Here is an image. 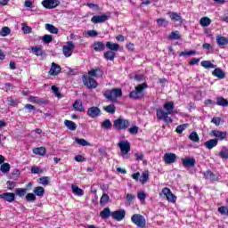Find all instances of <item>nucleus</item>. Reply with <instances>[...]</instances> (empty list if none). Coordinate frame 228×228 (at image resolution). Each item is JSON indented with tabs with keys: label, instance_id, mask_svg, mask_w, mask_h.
Here are the masks:
<instances>
[{
	"label": "nucleus",
	"instance_id": "obj_5",
	"mask_svg": "<svg viewBox=\"0 0 228 228\" xmlns=\"http://www.w3.org/2000/svg\"><path fill=\"white\" fill-rule=\"evenodd\" d=\"M131 222L137 227L141 228H143L145 225H147V220H145V217L142 216V214H134L131 216Z\"/></svg>",
	"mask_w": 228,
	"mask_h": 228
},
{
	"label": "nucleus",
	"instance_id": "obj_58",
	"mask_svg": "<svg viewBox=\"0 0 228 228\" xmlns=\"http://www.w3.org/2000/svg\"><path fill=\"white\" fill-rule=\"evenodd\" d=\"M128 132L130 133V134H138V126H134L128 128Z\"/></svg>",
	"mask_w": 228,
	"mask_h": 228
},
{
	"label": "nucleus",
	"instance_id": "obj_41",
	"mask_svg": "<svg viewBox=\"0 0 228 228\" xmlns=\"http://www.w3.org/2000/svg\"><path fill=\"white\" fill-rule=\"evenodd\" d=\"M110 202V196L106 193H103L100 199L101 206H106Z\"/></svg>",
	"mask_w": 228,
	"mask_h": 228
},
{
	"label": "nucleus",
	"instance_id": "obj_29",
	"mask_svg": "<svg viewBox=\"0 0 228 228\" xmlns=\"http://www.w3.org/2000/svg\"><path fill=\"white\" fill-rule=\"evenodd\" d=\"M107 49H110V51L117 52L120 50V45L117 43H112L111 41H109L106 43Z\"/></svg>",
	"mask_w": 228,
	"mask_h": 228
},
{
	"label": "nucleus",
	"instance_id": "obj_7",
	"mask_svg": "<svg viewBox=\"0 0 228 228\" xmlns=\"http://www.w3.org/2000/svg\"><path fill=\"white\" fill-rule=\"evenodd\" d=\"M74 43L72 41H69L66 43V45L62 47L63 54L66 58H70L72 56V53H74L75 49Z\"/></svg>",
	"mask_w": 228,
	"mask_h": 228
},
{
	"label": "nucleus",
	"instance_id": "obj_45",
	"mask_svg": "<svg viewBox=\"0 0 228 228\" xmlns=\"http://www.w3.org/2000/svg\"><path fill=\"white\" fill-rule=\"evenodd\" d=\"M219 158H221L222 159H228L227 147H223L222 151L219 152Z\"/></svg>",
	"mask_w": 228,
	"mask_h": 228
},
{
	"label": "nucleus",
	"instance_id": "obj_38",
	"mask_svg": "<svg viewBox=\"0 0 228 228\" xmlns=\"http://www.w3.org/2000/svg\"><path fill=\"white\" fill-rule=\"evenodd\" d=\"M169 40H179L181 39V34L179 30L172 31L168 36Z\"/></svg>",
	"mask_w": 228,
	"mask_h": 228
},
{
	"label": "nucleus",
	"instance_id": "obj_11",
	"mask_svg": "<svg viewBox=\"0 0 228 228\" xmlns=\"http://www.w3.org/2000/svg\"><path fill=\"white\" fill-rule=\"evenodd\" d=\"M42 4L47 10H53V8H56V6H60L59 0H44Z\"/></svg>",
	"mask_w": 228,
	"mask_h": 228
},
{
	"label": "nucleus",
	"instance_id": "obj_3",
	"mask_svg": "<svg viewBox=\"0 0 228 228\" xmlns=\"http://www.w3.org/2000/svg\"><path fill=\"white\" fill-rule=\"evenodd\" d=\"M103 97L108 99V101H117L122 97V89L121 88H113L112 90H106L103 92Z\"/></svg>",
	"mask_w": 228,
	"mask_h": 228
},
{
	"label": "nucleus",
	"instance_id": "obj_13",
	"mask_svg": "<svg viewBox=\"0 0 228 228\" xmlns=\"http://www.w3.org/2000/svg\"><path fill=\"white\" fill-rule=\"evenodd\" d=\"M211 134L215 136V140H217L219 142H223V140H225L227 138V132H222L220 130H212Z\"/></svg>",
	"mask_w": 228,
	"mask_h": 228
},
{
	"label": "nucleus",
	"instance_id": "obj_43",
	"mask_svg": "<svg viewBox=\"0 0 228 228\" xmlns=\"http://www.w3.org/2000/svg\"><path fill=\"white\" fill-rule=\"evenodd\" d=\"M73 108L76 111H83V102L80 100H77L73 103Z\"/></svg>",
	"mask_w": 228,
	"mask_h": 228
},
{
	"label": "nucleus",
	"instance_id": "obj_49",
	"mask_svg": "<svg viewBox=\"0 0 228 228\" xmlns=\"http://www.w3.org/2000/svg\"><path fill=\"white\" fill-rule=\"evenodd\" d=\"M41 40L44 42V44H51V42H53V36L46 34L42 37Z\"/></svg>",
	"mask_w": 228,
	"mask_h": 228
},
{
	"label": "nucleus",
	"instance_id": "obj_40",
	"mask_svg": "<svg viewBox=\"0 0 228 228\" xmlns=\"http://www.w3.org/2000/svg\"><path fill=\"white\" fill-rule=\"evenodd\" d=\"M200 24L203 28H208V26H209L211 24V19H209L208 17H203L200 20Z\"/></svg>",
	"mask_w": 228,
	"mask_h": 228
},
{
	"label": "nucleus",
	"instance_id": "obj_37",
	"mask_svg": "<svg viewBox=\"0 0 228 228\" xmlns=\"http://www.w3.org/2000/svg\"><path fill=\"white\" fill-rule=\"evenodd\" d=\"M216 104L217 106L225 107V106H228V101H227V99H225V98L220 96V97H217V98H216Z\"/></svg>",
	"mask_w": 228,
	"mask_h": 228
},
{
	"label": "nucleus",
	"instance_id": "obj_51",
	"mask_svg": "<svg viewBox=\"0 0 228 228\" xmlns=\"http://www.w3.org/2000/svg\"><path fill=\"white\" fill-rule=\"evenodd\" d=\"M86 6H88V8H91V10H93L94 12H101V7H99V4L87 3Z\"/></svg>",
	"mask_w": 228,
	"mask_h": 228
},
{
	"label": "nucleus",
	"instance_id": "obj_35",
	"mask_svg": "<svg viewBox=\"0 0 228 228\" xmlns=\"http://www.w3.org/2000/svg\"><path fill=\"white\" fill-rule=\"evenodd\" d=\"M64 126H66V127H68L69 129V131H76L77 129V126L76 123H74V121H70L69 119H66L64 121Z\"/></svg>",
	"mask_w": 228,
	"mask_h": 228
},
{
	"label": "nucleus",
	"instance_id": "obj_56",
	"mask_svg": "<svg viewBox=\"0 0 228 228\" xmlns=\"http://www.w3.org/2000/svg\"><path fill=\"white\" fill-rule=\"evenodd\" d=\"M193 54H197V51L191 50V51H188V52H182V53H180V56H191Z\"/></svg>",
	"mask_w": 228,
	"mask_h": 228
},
{
	"label": "nucleus",
	"instance_id": "obj_55",
	"mask_svg": "<svg viewBox=\"0 0 228 228\" xmlns=\"http://www.w3.org/2000/svg\"><path fill=\"white\" fill-rule=\"evenodd\" d=\"M40 184H43L44 186H47L49 184V177L48 176H43L39 178Z\"/></svg>",
	"mask_w": 228,
	"mask_h": 228
},
{
	"label": "nucleus",
	"instance_id": "obj_28",
	"mask_svg": "<svg viewBox=\"0 0 228 228\" xmlns=\"http://www.w3.org/2000/svg\"><path fill=\"white\" fill-rule=\"evenodd\" d=\"M103 58H105V60L107 61H113L115 58H117V53L109 50L107 52H104Z\"/></svg>",
	"mask_w": 228,
	"mask_h": 228
},
{
	"label": "nucleus",
	"instance_id": "obj_64",
	"mask_svg": "<svg viewBox=\"0 0 228 228\" xmlns=\"http://www.w3.org/2000/svg\"><path fill=\"white\" fill-rule=\"evenodd\" d=\"M76 142L78 143V145H82L83 147H86V140H85V139L76 138Z\"/></svg>",
	"mask_w": 228,
	"mask_h": 228
},
{
	"label": "nucleus",
	"instance_id": "obj_34",
	"mask_svg": "<svg viewBox=\"0 0 228 228\" xmlns=\"http://www.w3.org/2000/svg\"><path fill=\"white\" fill-rule=\"evenodd\" d=\"M45 29L46 31H49V33H53V35H58V28L54 27L53 24H45Z\"/></svg>",
	"mask_w": 228,
	"mask_h": 228
},
{
	"label": "nucleus",
	"instance_id": "obj_57",
	"mask_svg": "<svg viewBox=\"0 0 228 228\" xmlns=\"http://www.w3.org/2000/svg\"><path fill=\"white\" fill-rule=\"evenodd\" d=\"M21 29H22L23 33H25V35H28V34L31 33V27L27 26L25 24H22V28Z\"/></svg>",
	"mask_w": 228,
	"mask_h": 228
},
{
	"label": "nucleus",
	"instance_id": "obj_22",
	"mask_svg": "<svg viewBox=\"0 0 228 228\" xmlns=\"http://www.w3.org/2000/svg\"><path fill=\"white\" fill-rule=\"evenodd\" d=\"M0 199L6 200L7 202H13L15 200V193L13 192H5L0 194Z\"/></svg>",
	"mask_w": 228,
	"mask_h": 228
},
{
	"label": "nucleus",
	"instance_id": "obj_54",
	"mask_svg": "<svg viewBox=\"0 0 228 228\" xmlns=\"http://www.w3.org/2000/svg\"><path fill=\"white\" fill-rule=\"evenodd\" d=\"M220 215H226L228 216V208L225 206H221L218 208Z\"/></svg>",
	"mask_w": 228,
	"mask_h": 228
},
{
	"label": "nucleus",
	"instance_id": "obj_6",
	"mask_svg": "<svg viewBox=\"0 0 228 228\" xmlns=\"http://www.w3.org/2000/svg\"><path fill=\"white\" fill-rule=\"evenodd\" d=\"M203 177L208 181H211V183H218L220 182V173H213L211 170H207L203 173Z\"/></svg>",
	"mask_w": 228,
	"mask_h": 228
},
{
	"label": "nucleus",
	"instance_id": "obj_59",
	"mask_svg": "<svg viewBox=\"0 0 228 228\" xmlns=\"http://www.w3.org/2000/svg\"><path fill=\"white\" fill-rule=\"evenodd\" d=\"M15 186H17V183L13 182V181H7L8 190H13V188H15Z\"/></svg>",
	"mask_w": 228,
	"mask_h": 228
},
{
	"label": "nucleus",
	"instance_id": "obj_4",
	"mask_svg": "<svg viewBox=\"0 0 228 228\" xmlns=\"http://www.w3.org/2000/svg\"><path fill=\"white\" fill-rule=\"evenodd\" d=\"M130 123L129 119L118 118L114 120L113 122V127L116 129V131H126L127 127H129Z\"/></svg>",
	"mask_w": 228,
	"mask_h": 228
},
{
	"label": "nucleus",
	"instance_id": "obj_63",
	"mask_svg": "<svg viewBox=\"0 0 228 228\" xmlns=\"http://www.w3.org/2000/svg\"><path fill=\"white\" fill-rule=\"evenodd\" d=\"M146 197H147V195L143 191L137 193V199H139V200H141V201H144Z\"/></svg>",
	"mask_w": 228,
	"mask_h": 228
},
{
	"label": "nucleus",
	"instance_id": "obj_47",
	"mask_svg": "<svg viewBox=\"0 0 228 228\" xmlns=\"http://www.w3.org/2000/svg\"><path fill=\"white\" fill-rule=\"evenodd\" d=\"M201 67H204V69H215V64L209 61H201Z\"/></svg>",
	"mask_w": 228,
	"mask_h": 228
},
{
	"label": "nucleus",
	"instance_id": "obj_24",
	"mask_svg": "<svg viewBox=\"0 0 228 228\" xmlns=\"http://www.w3.org/2000/svg\"><path fill=\"white\" fill-rule=\"evenodd\" d=\"M31 52L35 56H45V51L40 45L32 47Z\"/></svg>",
	"mask_w": 228,
	"mask_h": 228
},
{
	"label": "nucleus",
	"instance_id": "obj_30",
	"mask_svg": "<svg viewBox=\"0 0 228 228\" xmlns=\"http://www.w3.org/2000/svg\"><path fill=\"white\" fill-rule=\"evenodd\" d=\"M103 110L106 111V113H110V115H115V112L117 111V106H115V104L103 106Z\"/></svg>",
	"mask_w": 228,
	"mask_h": 228
},
{
	"label": "nucleus",
	"instance_id": "obj_23",
	"mask_svg": "<svg viewBox=\"0 0 228 228\" xmlns=\"http://www.w3.org/2000/svg\"><path fill=\"white\" fill-rule=\"evenodd\" d=\"M60 72H61V68L60 67V65L53 62L49 71L50 76H58Z\"/></svg>",
	"mask_w": 228,
	"mask_h": 228
},
{
	"label": "nucleus",
	"instance_id": "obj_1",
	"mask_svg": "<svg viewBox=\"0 0 228 228\" xmlns=\"http://www.w3.org/2000/svg\"><path fill=\"white\" fill-rule=\"evenodd\" d=\"M174 102H167L164 103V110L163 109H157L156 110V116L158 120H164L166 124H172L174 120L172 118L168 117V115H172L174 113Z\"/></svg>",
	"mask_w": 228,
	"mask_h": 228
},
{
	"label": "nucleus",
	"instance_id": "obj_42",
	"mask_svg": "<svg viewBox=\"0 0 228 228\" xmlns=\"http://www.w3.org/2000/svg\"><path fill=\"white\" fill-rule=\"evenodd\" d=\"M33 153L37 154V156H45V148L38 147L33 149Z\"/></svg>",
	"mask_w": 228,
	"mask_h": 228
},
{
	"label": "nucleus",
	"instance_id": "obj_8",
	"mask_svg": "<svg viewBox=\"0 0 228 228\" xmlns=\"http://www.w3.org/2000/svg\"><path fill=\"white\" fill-rule=\"evenodd\" d=\"M162 195H165L167 197V200L168 202H172L173 204L175 203L177 200V197L172 193V191L168 187H165L162 189Z\"/></svg>",
	"mask_w": 228,
	"mask_h": 228
},
{
	"label": "nucleus",
	"instance_id": "obj_2",
	"mask_svg": "<svg viewBox=\"0 0 228 228\" xmlns=\"http://www.w3.org/2000/svg\"><path fill=\"white\" fill-rule=\"evenodd\" d=\"M146 88H149V85H147V83L137 85L134 90L130 92L129 99H133L134 101H138V99H144L145 94H143V90H146Z\"/></svg>",
	"mask_w": 228,
	"mask_h": 228
},
{
	"label": "nucleus",
	"instance_id": "obj_25",
	"mask_svg": "<svg viewBox=\"0 0 228 228\" xmlns=\"http://www.w3.org/2000/svg\"><path fill=\"white\" fill-rule=\"evenodd\" d=\"M216 40L217 45H219V47H222V49H224V45H228V39L224 36H217Z\"/></svg>",
	"mask_w": 228,
	"mask_h": 228
},
{
	"label": "nucleus",
	"instance_id": "obj_39",
	"mask_svg": "<svg viewBox=\"0 0 228 228\" xmlns=\"http://www.w3.org/2000/svg\"><path fill=\"white\" fill-rule=\"evenodd\" d=\"M34 193L37 197H44V194L45 193V190L42 186H37L34 189Z\"/></svg>",
	"mask_w": 228,
	"mask_h": 228
},
{
	"label": "nucleus",
	"instance_id": "obj_61",
	"mask_svg": "<svg viewBox=\"0 0 228 228\" xmlns=\"http://www.w3.org/2000/svg\"><path fill=\"white\" fill-rule=\"evenodd\" d=\"M52 92H53L57 97H61V94H60V89L56 86H52Z\"/></svg>",
	"mask_w": 228,
	"mask_h": 228
},
{
	"label": "nucleus",
	"instance_id": "obj_32",
	"mask_svg": "<svg viewBox=\"0 0 228 228\" xmlns=\"http://www.w3.org/2000/svg\"><path fill=\"white\" fill-rule=\"evenodd\" d=\"M170 24V21L165 18H159L157 19V25L159 28H167Z\"/></svg>",
	"mask_w": 228,
	"mask_h": 228
},
{
	"label": "nucleus",
	"instance_id": "obj_17",
	"mask_svg": "<svg viewBox=\"0 0 228 228\" xmlns=\"http://www.w3.org/2000/svg\"><path fill=\"white\" fill-rule=\"evenodd\" d=\"M104 75V71L102 69L96 68V69H92L91 70L88 71V77H102Z\"/></svg>",
	"mask_w": 228,
	"mask_h": 228
},
{
	"label": "nucleus",
	"instance_id": "obj_31",
	"mask_svg": "<svg viewBox=\"0 0 228 228\" xmlns=\"http://www.w3.org/2000/svg\"><path fill=\"white\" fill-rule=\"evenodd\" d=\"M71 190L74 195H77L78 197H83V195H85L83 189L79 188L77 185H72Z\"/></svg>",
	"mask_w": 228,
	"mask_h": 228
},
{
	"label": "nucleus",
	"instance_id": "obj_19",
	"mask_svg": "<svg viewBox=\"0 0 228 228\" xmlns=\"http://www.w3.org/2000/svg\"><path fill=\"white\" fill-rule=\"evenodd\" d=\"M87 115L91 117V118H97L101 115V109L98 107H91L87 110Z\"/></svg>",
	"mask_w": 228,
	"mask_h": 228
},
{
	"label": "nucleus",
	"instance_id": "obj_60",
	"mask_svg": "<svg viewBox=\"0 0 228 228\" xmlns=\"http://www.w3.org/2000/svg\"><path fill=\"white\" fill-rule=\"evenodd\" d=\"M86 35H88V37H95L99 35V32H97V30H88L86 32Z\"/></svg>",
	"mask_w": 228,
	"mask_h": 228
},
{
	"label": "nucleus",
	"instance_id": "obj_14",
	"mask_svg": "<svg viewBox=\"0 0 228 228\" xmlns=\"http://www.w3.org/2000/svg\"><path fill=\"white\" fill-rule=\"evenodd\" d=\"M113 220H117V222H122L123 218H126V210L119 209L112 212Z\"/></svg>",
	"mask_w": 228,
	"mask_h": 228
},
{
	"label": "nucleus",
	"instance_id": "obj_20",
	"mask_svg": "<svg viewBox=\"0 0 228 228\" xmlns=\"http://www.w3.org/2000/svg\"><path fill=\"white\" fill-rule=\"evenodd\" d=\"M218 145V139H210L204 142V146L208 151H211L212 149H215Z\"/></svg>",
	"mask_w": 228,
	"mask_h": 228
},
{
	"label": "nucleus",
	"instance_id": "obj_50",
	"mask_svg": "<svg viewBox=\"0 0 228 228\" xmlns=\"http://www.w3.org/2000/svg\"><path fill=\"white\" fill-rule=\"evenodd\" d=\"M0 170H1V172H3V174H6V173L10 172V164H8V163L2 164L0 167Z\"/></svg>",
	"mask_w": 228,
	"mask_h": 228
},
{
	"label": "nucleus",
	"instance_id": "obj_10",
	"mask_svg": "<svg viewBox=\"0 0 228 228\" xmlns=\"http://www.w3.org/2000/svg\"><path fill=\"white\" fill-rule=\"evenodd\" d=\"M176 159H177V155L172 152L165 153L163 157V161L167 165H172V163H175Z\"/></svg>",
	"mask_w": 228,
	"mask_h": 228
},
{
	"label": "nucleus",
	"instance_id": "obj_16",
	"mask_svg": "<svg viewBox=\"0 0 228 228\" xmlns=\"http://www.w3.org/2000/svg\"><path fill=\"white\" fill-rule=\"evenodd\" d=\"M195 159L193 158H183L182 159V164L183 167H184V168H191L193 167H195Z\"/></svg>",
	"mask_w": 228,
	"mask_h": 228
},
{
	"label": "nucleus",
	"instance_id": "obj_48",
	"mask_svg": "<svg viewBox=\"0 0 228 228\" xmlns=\"http://www.w3.org/2000/svg\"><path fill=\"white\" fill-rule=\"evenodd\" d=\"M27 192H28V189H24V188L16 189V195H18V197H24Z\"/></svg>",
	"mask_w": 228,
	"mask_h": 228
},
{
	"label": "nucleus",
	"instance_id": "obj_44",
	"mask_svg": "<svg viewBox=\"0 0 228 228\" xmlns=\"http://www.w3.org/2000/svg\"><path fill=\"white\" fill-rule=\"evenodd\" d=\"M148 181H149V171H144L141 175L140 183H142V184H145Z\"/></svg>",
	"mask_w": 228,
	"mask_h": 228
},
{
	"label": "nucleus",
	"instance_id": "obj_36",
	"mask_svg": "<svg viewBox=\"0 0 228 228\" xmlns=\"http://www.w3.org/2000/svg\"><path fill=\"white\" fill-rule=\"evenodd\" d=\"M189 140H191V142L199 143V142H200V137H199V134H197V132L193 131L189 134Z\"/></svg>",
	"mask_w": 228,
	"mask_h": 228
},
{
	"label": "nucleus",
	"instance_id": "obj_12",
	"mask_svg": "<svg viewBox=\"0 0 228 228\" xmlns=\"http://www.w3.org/2000/svg\"><path fill=\"white\" fill-rule=\"evenodd\" d=\"M110 17L106 14L102 15H94L92 17L91 21L93 24H102L103 22H106V20H109Z\"/></svg>",
	"mask_w": 228,
	"mask_h": 228
},
{
	"label": "nucleus",
	"instance_id": "obj_53",
	"mask_svg": "<svg viewBox=\"0 0 228 228\" xmlns=\"http://www.w3.org/2000/svg\"><path fill=\"white\" fill-rule=\"evenodd\" d=\"M186 127H188V124H183V125H180L176 127L175 129V132L178 134H183V131H184V129H186Z\"/></svg>",
	"mask_w": 228,
	"mask_h": 228
},
{
	"label": "nucleus",
	"instance_id": "obj_21",
	"mask_svg": "<svg viewBox=\"0 0 228 228\" xmlns=\"http://www.w3.org/2000/svg\"><path fill=\"white\" fill-rule=\"evenodd\" d=\"M94 51H95L96 53H101L102 51H104V49H106V45H104V43L101 42V41H96L92 45Z\"/></svg>",
	"mask_w": 228,
	"mask_h": 228
},
{
	"label": "nucleus",
	"instance_id": "obj_33",
	"mask_svg": "<svg viewBox=\"0 0 228 228\" xmlns=\"http://www.w3.org/2000/svg\"><path fill=\"white\" fill-rule=\"evenodd\" d=\"M101 127L102 129H106V131H110V129H111V127H113V123H111L110 119H105Z\"/></svg>",
	"mask_w": 228,
	"mask_h": 228
},
{
	"label": "nucleus",
	"instance_id": "obj_46",
	"mask_svg": "<svg viewBox=\"0 0 228 228\" xmlns=\"http://www.w3.org/2000/svg\"><path fill=\"white\" fill-rule=\"evenodd\" d=\"M10 33H12V29H10V28H8V27H3L0 31L1 37H8V35H10Z\"/></svg>",
	"mask_w": 228,
	"mask_h": 228
},
{
	"label": "nucleus",
	"instance_id": "obj_18",
	"mask_svg": "<svg viewBox=\"0 0 228 228\" xmlns=\"http://www.w3.org/2000/svg\"><path fill=\"white\" fill-rule=\"evenodd\" d=\"M99 86V83H97V80L92 77H86V88L89 90H94Z\"/></svg>",
	"mask_w": 228,
	"mask_h": 228
},
{
	"label": "nucleus",
	"instance_id": "obj_52",
	"mask_svg": "<svg viewBox=\"0 0 228 228\" xmlns=\"http://www.w3.org/2000/svg\"><path fill=\"white\" fill-rule=\"evenodd\" d=\"M25 199L28 202H35V200H37V195L34 193H28Z\"/></svg>",
	"mask_w": 228,
	"mask_h": 228
},
{
	"label": "nucleus",
	"instance_id": "obj_15",
	"mask_svg": "<svg viewBox=\"0 0 228 228\" xmlns=\"http://www.w3.org/2000/svg\"><path fill=\"white\" fill-rule=\"evenodd\" d=\"M167 15L173 22H177L179 25L183 24V17L176 12H168Z\"/></svg>",
	"mask_w": 228,
	"mask_h": 228
},
{
	"label": "nucleus",
	"instance_id": "obj_26",
	"mask_svg": "<svg viewBox=\"0 0 228 228\" xmlns=\"http://www.w3.org/2000/svg\"><path fill=\"white\" fill-rule=\"evenodd\" d=\"M113 212L110 209V208H105L102 212H100V216L103 220H108L110 216H112Z\"/></svg>",
	"mask_w": 228,
	"mask_h": 228
},
{
	"label": "nucleus",
	"instance_id": "obj_62",
	"mask_svg": "<svg viewBox=\"0 0 228 228\" xmlns=\"http://www.w3.org/2000/svg\"><path fill=\"white\" fill-rule=\"evenodd\" d=\"M212 124H215V126H220V122H222V118H217V117H214L211 119Z\"/></svg>",
	"mask_w": 228,
	"mask_h": 228
},
{
	"label": "nucleus",
	"instance_id": "obj_9",
	"mask_svg": "<svg viewBox=\"0 0 228 228\" xmlns=\"http://www.w3.org/2000/svg\"><path fill=\"white\" fill-rule=\"evenodd\" d=\"M118 145L122 154H129V152H131V143L129 141H121Z\"/></svg>",
	"mask_w": 228,
	"mask_h": 228
},
{
	"label": "nucleus",
	"instance_id": "obj_27",
	"mask_svg": "<svg viewBox=\"0 0 228 228\" xmlns=\"http://www.w3.org/2000/svg\"><path fill=\"white\" fill-rule=\"evenodd\" d=\"M212 76L215 77H218V79H224L225 78V72L220 68H216L212 72Z\"/></svg>",
	"mask_w": 228,
	"mask_h": 228
}]
</instances>
